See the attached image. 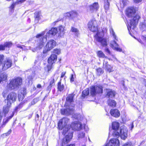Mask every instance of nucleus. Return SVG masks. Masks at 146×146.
<instances>
[{
  "instance_id": "16",
  "label": "nucleus",
  "mask_w": 146,
  "mask_h": 146,
  "mask_svg": "<svg viewBox=\"0 0 146 146\" xmlns=\"http://www.w3.org/2000/svg\"><path fill=\"white\" fill-rule=\"evenodd\" d=\"M110 45L111 47L114 50L117 51H122V49L118 47V45L116 43V42L115 40L111 41Z\"/></svg>"
},
{
  "instance_id": "59",
  "label": "nucleus",
  "mask_w": 146,
  "mask_h": 146,
  "mask_svg": "<svg viewBox=\"0 0 146 146\" xmlns=\"http://www.w3.org/2000/svg\"><path fill=\"white\" fill-rule=\"evenodd\" d=\"M11 130L10 129L6 133L3 134V135H5L6 136L9 135L11 132Z\"/></svg>"
},
{
  "instance_id": "24",
  "label": "nucleus",
  "mask_w": 146,
  "mask_h": 146,
  "mask_svg": "<svg viewBox=\"0 0 146 146\" xmlns=\"http://www.w3.org/2000/svg\"><path fill=\"white\" fill-rule=\"evenodd\" d=\"M7 75L5 73L2 74L0 75V83H2L3 81L7 82Z\"/></svg>"
},
{
  "instance_id": "60",
  "label": "nucleus",
  "mask_w": 146,
  "mask_h": 146,
  "mask_svg": "<svg viewBox=\"0 0 146 146\" xmlns=\"http://www.w3.org/2000/svg\"><path fill=\"white\" fill-rule=\"evenodd\" d=\"M142 0H133L136 3H138L141 2Z\"/></svg>"
},
{
  "instance_id": "54",
  "label": "nucleus",
  "mask_w": 146,
  "mask_h": 146,
  "mask_svg": "<svg viewBox=\"0 0 146 146\" xmlns=\"http://www.w3.org/2000/svg\"><path fill=\"white\" fill-rule=\"evenodd\" d=\"M49 64V65H48L47 66V68L48 71V72H49V71H50L51 70V68L52 67V64Z\"/></svg>"
},
{
  "instance_id": "40",
  "label": "nucleus",
  "mask_w": 146,
  "mask_h": 146,
  "mask_svg": "<svg viewBox=\"0 0 146 146\" xmlns=\"http://www.w3.org/2000/svg\"><path fill=\"white\" fill-rule=\"evenodd\" d=\"M110 33L112 35V36H113L114 38L117 40V39L116 38V37L115 35V33L113 31V29H112L111 27H110Z\"/></svg>"
},
{
  "instance_id": "18",
  "label": "nucleus",
  "mask_w": 146,
  "mask_h": 146,
  "mask_svg": "<svg viewBox=\"0 0 146 146\" xmlns=\"http://www.w3.org/2000/svg\"><path fill=\"white\" fill-rule=\"evenodd\" d=\"M68 132H69L68 133V134L67 135H66L65 138H64L62 140V146L63 145V143H65L64 142L66 141L67 143L68 142L70 141V140L72 137L73 134V132L71 131L70 132V131H69Z\"/></svg>"
},
{
  "instance_id": "27",
  "label": "nucleus",
  "mask_w": 146,
  "mask_h": 146,
  "mask_svg": "<svg viewBox=\"0 0 146 146\" xmlns=\"http://www.w3.org/2000/svg\"><path fill=\"white\" fill-rule=\"evenodd\" d=\"M107 102L109 106L113 107H115L116 104V102L114 100L109 99Z\"/></svg>"
},
{
  "instance_id": "19",
  "label": "nucleus",
  "mask_w": 146,
  "mask_h": 146,
  "mask_svg": "<svg viewBox=\"0 0 146 146\" xmlns=\"http://www.w3.org/2000/svg\"><path fill=\"white\" fill-rule=\"evenodd\" d=\"M57 28L58 36L60 37H62L65 33V27L62 26H60Z\"/></svg>"
},
{
  "instance_id": "42",
  "label": "nucleus",
  "mask_w": 146,
  "mask_h": 146,
  "mask_svg": "<svg viewBox=\"0 0 146 146\" xmlns=\"http://www.w3.org/2000/svg\"><path fill=\"white\" fill-rule=\"evenodd\" d=\"M95 88H96V91H99V89H101V91L100 92H97V93H100L102 92V87L100 85L95 86Z\"/></svg>"
},
{
  "instance_id": "23",
  "label": "nucleus",
  "mask_w": 146,
  "mask_h": 146,
  "mask_svg": "<svg viewBox=\"0 0 146 146\" xmlns=\"http://www.w3.org/2000/svg\"><path fill=\"white\" fill-rule=\"evenodd\" d=\"M96 88L95 86H92L90 88V94L92 96H94L97 94V92H100L101 91V89H99V91H96Z\"/></svg>"
},
{
  "instance_id": "15",
  "label": "nucleus",
  "mask_w": 146,
  "mask_h": 146,
  "mask_svg": "<svg viewBox=\"0 0 146 146\" xmlns=\"http://www.w3.org/2000/svg\"><path fill=\"white\" fill-rule=\"evenodd\" d=\"M99 8L98 3H95L88 7V9L91 12L96 11Z\"/></svg>"
},
{
  "instance_id": "55",
  "label": "nucleus",
  "mask_w": 146,
  "mask_h": 146,
  "mask_svg": "<svg viewBox=\"0 0 146 146\" xmlns=\"http://www.w3.org/2000/svg\"><path fill=\"white\" fill-rule=\"evenodd\" d=\"M44 33H45V32H43L41 34L38 35L36 36V38H40V37L42 36L44 34H45Z\"/></svg>"
},
{
  "instance_id": "61",
  "label": "nucleus",
  "mask_w": 146,
  "mask_h": 146,
  "mask_svg": "<svg viewBox=\"0 0 146 146\" xmlns=\"http://www.w3.org/2000/svg\"><path fill=\"white\" fill-rule=\"evenodd\" d=\"M52 87L51 85H49V86L47 87V90L50 91L51 90V88Z\"/></svg>"
},
{
  "instance_id": "20",
  "label": "nucleus",
  "mask_w": 146,
  "mask_h": 146,
  "mask_svg": "<svg viewBox=\"0 0 146 146\" xmlns=\"http://www.w3.org/2000/svg\"><path fill=\"white\" fill-rule=\"evenodd\" d=\"M57 56L55 54H52L48 60V63L49 64H52L57 60Z\"/></svg>"
},
{
  "instance_id": "39",
  "label": "nucleus",
  "mask_w": 146,
  "mask_h": 146,
  "mask_svg": "<svg viewBox=\"0 0 146 146\" xmlns=\"http://www.w3.org/2000/svg\"><path fill=\"white\" fill-rule=\"evenodd\" d=\"M7 89H5V90H4L2 93V95L4 98L6 97L7 94L9 91V90H9L8 88H7Z\"/></svg>"
},
{
  "instance_id": "64",
  "label": "nucleus",
  "mask_w": 146,
  "mask_h": 146,
  "mask_svg": "<svg viewBox=\"0 0 146 146\" xmlns=\"http://www.w3.org/2000/svg\"><path fill=\"white\" fill-rule=\"evenodd\" d=\"M26 0H20L19 1L17 0L18 1H19V3H21L23 2L24 1H25Z\"/></svg>"
},
{
  "instance_id": "8",
  "label": "nucleus",
  "mask_w": 146,
  "mask_h": 146,
  "mask_svg": "<svg viewBox=\"0 0 146 146\" xmlns=\"http://www.w3.org/2000/svg\"><path fill=\"white\" fill-rule=\"evenodd\" d=\"M119 127V123L116 122H114L112 123V129L113 130V131L112 135L114 137H119V134L118 129Z\"/></svg>"
},
{
  "instance_id": "35",
  "label": "nucleus",
  "mask_w": 146,
  "mask_h": 146,
  "mask_svg": "<svg viewBox=\"0 0 146 146\" xmlns=\"http://www.w3.org/2000/svg\"><path fill=\"white\" fill-rule=\"evenodd\" d=\"M89 94V89L88 88L86 89L83 91L82 94V96L84 98Z\"/></svg>"
},
{
  "instance_id": "52",
  "label": "nucleus",
  "mask_w": 146,
  "mask_h": 146,
  "mask_svg": "<svg viewBox=\"0 0 146 146\" xmlns=\"http://www.w3.org/2000/svg\"><path fill=\"white\" fill-rule=\"evenodd\" d=\"M65 17L71 18V12H67L64 14Z\"/></svg>"
},
{
  "instance_id": "28",
  "label": "nucleus",
  "mask_w": 146,
  "mask_h": 146,
  "mask_svg": "<svg viewBox=\"0 0 146 146\" xmlns=\"http://www.w3.org/2000/svg\"><path fill=\"white\" fill-rule=\"evenodd\" d=\"M107 96L108 97L112 98L115 96V92L113 91H112L111 90H107Z\"/></svg>"
},
{
  "instance_id": "14",
  "label": "nucleus",
  "mask_w": 146,
  "mask_h": 146,
  "mask_svg": "<svg viewBox=\"0 0 146 146\" xmlns=\"http://www.w3.org/2000/svg\"><path fill=\"white\" fill-rule=\"evenodd\" d=\"M61 123V124H60V126L59 125V123H58V127L59 129L62 130L65 127V128L64 129L62 132V134L65 135L67 132H68L70 130V129L68 127H67L66 124H64V122H62H62Z\"/></svg>"
},
{
  "instance_id": "63",
  "label": "nucleus",
  "mask_w": 146,
  "mask_h": 146,
  "mask_svg": "<svg viewBox=\"0 0 146 146\" xmlns=\"http://www.w3.org/2000/svg\"><path fill=\"white\" fill-rule=\"evenodd\" d=\"M31 50L33 52H35L37 50H38V49H36V46L35 48L31 49Z\"/></svg>"
},
{
  "instance_id": "11",
  "label": "nucleus",
  "mask_w": 146,
  "mask_h": 146,
  "mask_svg": "<svg viewBox=\"0 0 146 146\" xmlns=\"http://www.w3.org/2000/svg\"><path fill=\"white\" fill-rule=\"evenodd\" d=\"M46 40L47 38L45 36L41 39L38 40L36 45V49L40 50L43 47Z\"/></svg>"
},
{
  "instance_id": "53",
  "label": "nucleus",
  "mask_w": 146,
  "mask_h": 146,
  "mask_svg": "<svg viewBox=\"0 0 146 146\" xmlns=\"http://www.w3.org/2000/svg\"><path fill=\"white\" fill-rule=\"evenodd\" d=\"M122 146H133L131 142H127L123 145Z\"/></svg>"
},
{
  "instance_id": "30",
  "label": "nucleus",
  "mask_w": 146,
  "mask_h": 146,
  "mask_svg": "<svg viewBox=\"0 0 146 146\" xmlns=\"http://www.w3.org/2000/svg\"><path fill=\"white\" fill-rule=\"evenodd\" d=\"M69 120V119L66 118H62V119H60V120L59 122V125H60V124H61V123H62L63 122H64V124H66V126H67V127L68 126L67 125L68 123Z\"/></svg>"
},
{
  "instance_id": "51",
  "label": "nucleus",
  "mask_w": 146,
  "mask_h": 146,
  "mask_svg": "<svg viewBox=\"0 0 146 146\" xmlns=\"http://www.w3.org/2000/svg\"><path fill=\"white\" fill-rule=\"evenodd\" d=\"M5 47L4 44V45L1 44L0 45V50H4L5 49Z\"/></svg>"
},
{
  "instance_id": "6",
  "label": "nucleus",
  "mask_w": 146,
  "mask_h": 146,
  "mask_svg": "<svg viewBox=\"0 0 146 146\" xmlns=\"http://www.w3.org/2000/svg\"><path fill=\"white\" fill-rule=\"evenodd\" d=\"M17 98L16 94L13 92L10 93L7 97L6 99L5 100V102H7V105L11 106V103L16 101Z\"/></svg>"
},
{
  "instance_id": "26",
  "label": "nucleus",
  "mask_w": 146,
  "mask_h": 146,
  "mask_svg": "<svg viewBox=\"0 0 146 146\" xmlns=\"http://www.w3.org/2000/svg\"><path fill=\"white\" fill-rule=\"evenodd\" d=\"M14 113L13 112L12 113V115L10 116H9L7 117V118L4 119L3 120V124L1 126L0 128H3L4 127L5 124L8 122L9 119H10L13 116Z\"/></svg>"
},
{
  "instance_id": "41",
  "label": "nucleus",
  "mask_w": 146,
  "mask_h": 146,
  "mask_svg": "<svg viewBox=\"0 0 146 146\" xmlns=\"http://www.w3.org/2000/svg\"><path fill=\"white\" fill-rule=\"evenodd\" d=\"M18 4H19V1H17L15 3H14L12 4L10 7V8L11 9V11L12 12L13 11V9L15 7V5Z\"/></svg>"
},
{
  "instance_id": "62",
  "label": "nucleus",
  "mask_w": 146,
  "mask_h": 146,
  "mask_svg": "<svg viewBox=\"0 0 146 146\" xmlns=\"http://www.w3.org/2000/svg\"><path fill=\"white\" fill-rule=\"evenodd\" d=\"M65 74H66L65 72H62L61 74V78H62L64 76Z\"/></svg>"
},
{
  "instance_id": "32",
  "label": "nucleus",
  "mask_w": 146,
  "mask_h": 146,
  "mask_svg": "<svg viewBox=\"0 0 146 146\" xmlns=\"http://www.w3.org/2000/svg\"><path fill=\"white\" fill-rule=\"evenodd\" d=\"M64 87V86L63 84H62L61 82L60 81L58 84V90L60 92L62 91Z\"/></svg>"
},
{
  "instance_id": "34",
  "label": "nucleus",
  "mask_w": 146,
  "mask_h": 146,
  "mask_svg": "<svg viewBox=\"0 0 146 146\" xmlns=\"http://www.w3.org/2000/svg\"><path fill=\"white\" fill-rule=\"evenodd\" d=\"M97 55L99 57L105 58L106 59H108L107 56H106L104 53L101 51H98Z\"/></svg>"
},
{
  "instance_id": "57",
  "label": "nucleus",
  "mask_w": 146,
  "mask_h": 146,
  "mask_svg": "<svg viewBox=\"0 0 146 146\" xmlns=\"http://www.w3.org/2000/svg\"><path fill=\"white\" fill-rule=\"evenodd\" d=\"M105 51L109 54H111L110 51L109 50L108 48L107 47H106L105 48Z\"/></svg>"
},
{
  "instance_id": "29",
  "label": "nucleus",
  "mask_w": 146,
  "mask_h": 146,
  "mask_svg": "<svg viewBox=\"0 0 146 146\" xmlns=\"http://www.w3.org/2000/svg\"><path fill=\"white\" fill-rule=\"evenodd\" d=\"M24 91H22L19 92L18 98L19 101H22L24 98Z\"/></svg>"
},
{
  "instance_id": "22",
  "label": "nucleus",
  "mask_w": 146,
  "mask_h": 146,
  "mask_svg": "<svg viewBox=\"0 0 146 146\" xmlns=\"http://www.w3.org/2000/svg\"><path fill=\"white\" fill-rule=\"evenodd\" d=\"M110 113L111 115L117 117L120 115L119 111L117 109H112L110 111Z\"/></svg>"
},
{
  "instance_id": "2",
  "label": "nucleus",
  "mask_w": 146,
  "mask_h": 146,
  "mask_svg": "<svg viewBox=\"0 0 146 146\" xmlns=\"http://www.w3.org/2000/svg\"><path fill=\"white\" fill-rule=\"evenodd\" d=\"M74 96L72 94H69L67 96L66 98V102L65 105L66 108L61 109L60 112L62 114L69 115L73 113L74 105L72 103L73 102Z\"/></svg>"
},
{
  "instance_id": "45",
  "label": "nucleus",
  "mask_w": 146,
  "mask_h": 146,
  "mask_svg": "<svg viewBox=\"0 0 146 146\" xmlns=\"http://www.w3.org/2000/svg\"><path fill=\"white\" fill-rule=\"evenodd\" d=\"M5 47L9 48L13 45V43L11 42H6L4 43Z\"/></svg>"
},
{
  "instance_id": "49",
  "label": "nucleus",
  "mask_w": 146,
  "mask_h": 146,
  "mask_svg": "<svg viewBox=\"0 0 146 146\" xmlns=\"http://www.w3.org/2000/svg\"><path fill=\"white\" fill-rule=\"evenodd\" d=\"M53 52L54 53L59 54L60 53V49L55 48Z\"/></svg>"
},
{
  "instance_id": "38",
  "label": "nucleus",
  "mask_w": 146,
  "mask_h": 146,
  "mask_svg": "<svg viewBox=\"0 0 146 146\" xmlns=\"http://www.w3.org/2000/svg\"><path fill=\"white\" fill-rule=\"evenodd\" d=\"M40 11H36L35 13V19L36 20L37 19V21L38 22L40 19Z\"/></svg>"
},
{
  "instance_id": "5",
  "label": "nucleus",
  "mask_w": 146,
  "mask_h": 146,
  "mask_svg": "<svg viewBox=\"0 0 146 146\" xmlns=\"http://www.w3.org/2000/svg\"><path fill=\"white\" fill-rule=\"evenodd\" d=\"M107 31V29L106 28L103 29L102 32H98L96 35L95 36L96 40L104 46H106L107 44L106 39L102 38V37L104 36V33L106 32Z\"/></svg>"
},
{
  "instance_id": "56",
  "label": "nucleus",
  "mask_w": 146,
  "mask_h": 146,
  "mask_svg": "<svg viewBox=\"0 0 146 146\" xmlns=\"http://www.w3.org/2000/svg\"><path fill=\"white\" fill-rule=\"evenodd\" d=\"M54 78L50 82L49 85L52 86L54 84Z\"/></svg>"
},
{
  "instance_id": "7",
  "label": "nucleus",
  "mask_w": 146,
  "mask_h": 146,
  "mask_svg": "<svg viewBox=\"0 0 146 146\" xmlns=\"http://www.w3.org/2000/svg\"><path fill=\"white\" fill-rule=\"evenodd\" d=\"M88 27L92 32H95L98 30V25L96 21L94 19L90 21L88 24Z\"/></svg>"
},
{
  "instance_id": "3",
  "label": "nucleus",
  "mask_w": 146,
  "mask_h": 146,
  "mask_svg": "<svg viewBox=\"0 0 146 146\" xmlns=\"http://www.w3.org/2000/svg\"><path fill=\"white\" fill-rule=\"evenodd\" d=\"M56 45V42L55 40H51L48 41L44 48L43 53L41 54V57L39 58V56H38V60H40L43 59L46 56L47 52L52 50Z\"/></svg>"
},
{
  "instance_id": "37",
  "label": "nucleus",
  "mask_w": 146,
  "mask_h": 146,
  "mask_svg": "<svg viewBox=\"0 0 146 146\" xmlns=\"http://www.w3.org/2000/svg\"><path fill=\"white\" fill-rule=\"evenodd\" d=\"M71 31L72 32L74 33L75 35L77 36L79 34V30L75 28L72 27Z\"/></svg>"
},
{
  "instance_id": "48",
  "label": "nucleus",
  "mask_w": 146,
  "mask_h": 146,
  "mask_svg": "<svg viewBox=\"0 0 146 146\" xmlns=\"http://www.w3.org/2000/svg\"><path fill=\"white\" fill-rule=\"evenodd\" d=\"M5 56L3 54H0V66L2 64L3 60L4 59Z\"/></svg>"
},
{
  "instance_id": "31",
  "label": "nucleus",
  "mask_w": 146,
  "mask_h": 146,
  "mask_svg": "<svg viewBox=\"0 0 146 146\" xmlns=\"http://www.w3.org/2000/svg\"><path fill=\"white\" fill-rule=\"evenodd\" d=\"M85 136V133L82 131H79L78 133V138L79 139L84 138Z\"/></svg>"
},
{
  "instance_id": "12",
  "label": "nucleus",
  "mask_w": 146,
  "mask_h": 146,
  "mask_svg": "<svg viewBox=\"0 0 146 146\" xmlns=\"http://www.w3.org/2000/svg\"><path fill=\"white\" fill-rule=\"evenodd\" d=\"M70 129L74 130H78L82 128V124L79 121H74L70 125ZM70 130L69 131H70Z\"/></svg>"
},
{
  "instance_id": "17",
  "label": "nucleus",
  "mask_w": 146,
  "mask_h": 146,
  "mask_svg": "<svg viewBox=\"0 0 146 146\" xmlns=\"http://www.w3.org/2000/svg\"><path fill=\"white\" fill-rule=\"evenodd\" d=\"M57 28H52L47 33L45 36L46 38L50 36H54L57 33Z\"/></svg>"
},
{
  "instance_id": "4",
  "label": "nucleus",
  "mask_w": 146,
  "mask_h": 146,
  "mask_svg": "<svg viewBox=\"0 0 146 146\" xmlns=\"http://www.w3.org/2000/svg\"><path fill=\"white\" fill-rule=\"evenodd\" d=\"M22 79L20 77H17L12 79L10 80L7 85V88L9 90H17L22 84Z\"/></svg>"
},
{
  "instance_id": "43",
  "label": "nucleus",
  "mask_w": 146,
  "mask_h": 146,
  "mask_svg": "<svg viewBox=\"0 0 146 146\" xmlns=\"http://www.w3.org/2000/svg\"><path fill=\"white\" fill-rule=\"evenodd\" d=\"M72 117L75 119H79L81 118L80 115L79 114H75L72 115Z\"/></svg>"
},
{
  "instance_id": "21",
  "label": "nucleus",
  "mask_w": 146,
  "mask_h": 146,
  "mask_svg": "<svg viewBox=\"0 0 146 146\" xmlns=\"http://www.w3.org/2000/svg\"><path fill=\"white\" fill-rule=\"evenodd\" d=\"M104 59L103 62V68L106 69L109 72L113 71V67L110 65L108 64V62L106 61Z\"/></svg>"
},
{
  "instance_id": "33",
  "label": "nucleus",
  "mask_w": 146,
  "mask_h": 146,
  "mask_svg": "<svg viewBox=\"0 0 146 146\" xmlns=\"http://www.w3.org/2000/svg\"><path fill=\"white\" fill-rule=\"evenodd\" d=\"M110 0H104V8L106 10H108L109 8L110 3L109 1Z\"/></svg>"
},
{
  "instance_id": "25",
  "label": "nucleus",
  "mask_w": 146,
  "mask_h": 146,
  "mask_svg": "<svg viewBox=\"0 0 146 146\" xmlns=\"http://www.w3.org/2000/svg\"><path fill=\"white\" fill-rule=\"evenodd\" d=\"M127 0H121L120 1V6L121 8L123 9L128 3Z\"/></svg>"
},
{
  "instance_id": "44",
  "label": "nucleus",
  "mask_w": 146,
  "mask_h": 146,
  "mask_svg": "<svg viewBox=\"0 0 146 146\" xmlns=\"http://www.w3.org/2000/svg\"><path fill=\"white\" fill-rule=\"evenodd\" d=\"M97 74L98 75H100L101 74H103L104 72V71L102 70L101 68H99L97 69Z\"/></svg>"
},
{
  "instance_id": "13",
  "label": "nucleus",
  "mask_w": 146,
  "mask_h": 146,
  "mask_svg": "<svg viewBox=\"0 0 146 146\" xmlns=\"http://www.w3.org/2000/svg\"><path fill=\"white\" fill-rule=\"evenodd\" d=\"M120 143L117 138L111 139L106 146H119Z\"/></svg>"
},
{
  "instance_id": "50",
  "label": "nucleus",
  "mask_w": 146,
  "mask_h": 146,
  "mask_svg": "<svg viewBox=\"0 0 146 146\" xmlns=\"http://www.w3.org/2000/svg\"><path fill=\"white\" fill-rule=\"evenodd\" d=\"M23 102L21 103L18 106H17L15 108V111H16L18 109L21 108L23 105Z\"/></svg>"
},
{
  "instance_id": "46",
  "label": "nucleus",
  "mask_w": 146,
  "mask_h": 146,
  "mask_svg": "<svg viewBox=\"0 0 146 146\" xmlns=\"http://www.w3.org/2000/svg\"><path fill=\"white\" fill-rule=\"evenodd\" d=\"M71 18H73L77 16V13L76 11H71Z\"/></svg>"
},
{
  "instance_id": "47",
  "label": "nucleus",
  "mask_w": 146,
  "mask_h": 146,
  "mask_svg": "<svg viewBox=\"0 0 146 146\" xmlns=\"http://www.w3.org/2000/svg\"><path fill=\"white\" fill-rule=\"evenodd\" d=\"M140 27L141 29H146V20L144 21L143 23L140 25Z\"/></svg>"
},
{
  "instance_id": "1",
  "label": "nucleus",
  "mask_w": 146,
  "mask_h": 146,
  "mask_svg": "<svg viewBox=\"0 0 146 146\" xmlns=\"http://www.w3.org/2000/svg\"><path fill=\"white\" fill-rule=\"evenodd\" d=\"M138 9L135 7H130L128 8L125 11V14L129 17H133V19L127 22V27L130 35V31L133 32L140 18L139 16L136 14Z\"/></svg>"
},
{
  "instance_id": "58",
  "label": "nucleus",
  "mask_w": 146,
  "mask_h": 146,
  "mask_svg": "<svg viewBox=\"0 0 146 146\" xmlns=\"http://www.w3.org/2000/svg\"><path fill=\"white\" fill-rule=\"evenodd\" d=\"M74 78L73 74H72L71 75V77L70 78V81L71 82H72L74 81Z\"/></svg>"
},
{
  "instance_id": "36",
  "label": "nucleus",
  "mask_w": 146,
  "mask_h": 146,
  "mask_svg": "<svg viewBox=\"0 0 146 146\" xmlns=\"http://www.w3.org/2000/svg\"><path fill=\"white\" fill-rule=\"evenodd\" d=\"M10 106H9L7 104V106H6V107H3V111L5 115L8 112L9 110V108Z\"/></svg>"
},
{
  "instance_id": "10",
  "label": "nucleus",
  "mask_w": 146,
  "mask_h": 146,
  "mask_svg": "<svg viewBox=\"0 0 146 146\" xmlns=\"http://www.w3.org/2000/svg\"><path fill=\"white\" fill-rule=\"evenodd\" d=\"M12 64V60L9 58H7L4 61L2 65V69L3 70H6L11 67Z\"/></svg>"
},
{
  "instance_id": "9",
  "label": "nucleus",
  "mask_w": 146,
  "mask_h": 146,
  "mask_svg": "<svg viewBox=\"0 0 146 146\" xmlns=\"http://www.w3.org/2000/svg\"><path fill=\"white\" fill-rule=\"evenodd\" d=\"M128 130L126 127L125 126H121L120 128L119 131V135L121 138L124 140H125L127 136Z\"/></svg>"
}]
</instances>
